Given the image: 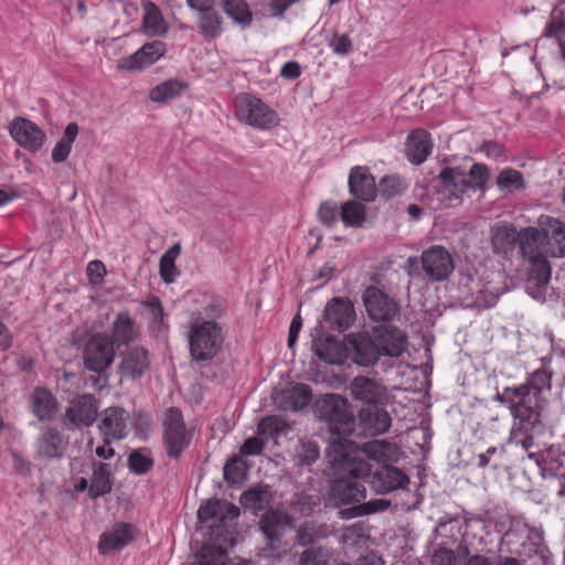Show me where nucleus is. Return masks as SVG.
I'll use <instances>...</instances> for the list:
<instances>
[{
    "label": "nucleus",
    "instance_id": "obj_61",
    "mask_svg": "<svg viewBox=\"0 0 565 565\" xmlns=\"http://www.w3.org/2000/svg\"><path fill=\"white\" fill-rule=\"evenodd\" d=\"M320 456L319 448L316 444L309 443L302 446L301 452H299V463L301 466L312 465Z\"/></svg>",
    "mask_w": 565,
    "mask_h": 565
},
{
    "label": "nucleus",
    "instance_id": "obj_11",
    "mask_svg": "<svg viewBox=\"0 0 565 565\" xmlns=\"http://www.w3.org/2000/svg\"><path fill=\"white\" fill-rule=\"evenodd\" d=\"M422 268L433 281L447 279L455 269L450 253L443 246L434 245L425 249L420 256Z\"/></svg>",
    "mask_w": 565,
    "mask_h": 565
},
{
    "label": "nucleus",
    "instance_id": "obj_30",
    "mask_svg": "<svg viewBox=\"0 0 565 565\" xmlns=\"http://www.w3.org/2000/svg\"><path fill=\"white\" fill-rule=\"evenodd\" d=\"M312 392L306 384H296L284 390L276 397L277 405L284 411L297 412L309 405Z\"/></svg>",
    "mask_w": 565,
    "mask_h": 565
},
{
    "label": "nucleus",
    "instance_id": "obj_24",
    "mask_svg": "<svg viewBox=\"0 0 565 565\" xmlns=\"http://www.w3.org/2000/svg\"><path fill=\"white\" fill-rule=\"evenodd\" d=\"M350 193L364 202H372L376 198V184L374 177L366 167H353L349 174Z\"/></svg>",
    "mask_w": 565,
    "mask_h": 565
},
{
    "label": "nucleus",
    "instance_id": "obj_42",
    "mask_svg": "<svg viewBox=\"0 0 565 565\" xmlns=\"http://www.w3.org/2000/svg\"><path fill=\"white\" fill-rule=\"evenodd\" d=\"M328 534L329 530L326 524L306 521L297 530L296 542L301 546H307L318 540L327 537Z\"/></svg>",
    "mask_w": 565,
    "mask_h": 565
},
{
    "label": "nucleus",
    "instance_id": "obj_54",
    "mask_svg": "<svg viewBox=\"0 0 565 565\" xmlns=\"http://www.w3.org/2000/svg\"><path fill=\"white\" fill-rule=\"evenodd\" d=\"M330 553L324 547H310L300 554V565H328Z\"/></svg>",
    "mask_w": 565,
    "mask_h": 565
},
{
    "label": "nucleus",
    "instance_id": "obj_50",
    "mask_svg": "<svg viewBox=\"0 0 565 565\" xmlns=\"http://www.w3.org/2000/svg\"><path fill=\"white\" fill-rule=\"evenodd\" d=\"M199 565H225L228 561L227 552L222 546L204 545L195 554Z\"/></svg>",
    "mask_w": 565,
    "mask_h": 565
},
{
    "label": "nucleus",
    "instance_id": "obj_21",
    "mask_svg": "<svg viewBox=\"0 0 565 565\" xmlns=\"http://www.w3.org/2000/svg\"><path fill=\"white\" fill-rule=\"evenodd\" d=\"M149 351L143 347H134L120 354L119 374L124 379L136 380L150 367Z\"/></svg>",
    "mask_w": 565,
    "mask_h": 565
},
{
    "label": "nucleus",
    "instance_id": "obj_49",
    "mask_svg": "<svg viewBox=\"0 0 565 565\" xmlns=\"http://www.w3.org/2000/svg\"><path fill=\"white\" fill-rule=\"evenodd\" d=\"M390 505L391 502L388 500L375 499L349 509H343L341 510V515L344 519H353L375 512L385 511Z\"/></svg>",
    "mask_w": 565,
    "mask_h": 565
},
{
    "label": "nucleus",
    "instance_id": "obj_41",
    "mask_svg": "<svg viewBox=\"0 0 565 565\" xmlns=\"http://www.w3.org/2000/svg\"><path fill=\"white\" fill-rule=\"evenodd\" d=\"M186 87V84L177 78H170L153 87L149 93V98L153 103H166L180 96Z\"/></svg>",
    "mask_w": 565,
    "mask_h": 565
},
{
    "label": "nucleus",
    "instance_id": "obj_17",
    "mask_svg": "<svg viewBox=\"0 0 565 565\" xmlns=\"http://www.w3.org/2000/svg\"><path fill=\"white\" fill-rule=\"evenodd\" d=\"M137 534L138 530L131 523L116 522L109 530L100 534L97 545L98 552L102 555H108L115 551H120L130 544Z\"/></svg>",
    "mask_w": 565,
    "mask_h": 565
},
{
    "label": "nucleus",
    "instance_id": "obj_7",
    "mask_svg": "<svg viewBox=\"0 0 565 565\" xmlns=\"http://www.w3.org/2000/svg\"><path fill=\"white\" fill-rule=\"evenodd\" d=\"M363 302L369 318L373 321L392 322L399 317L398 302L377 287L370 286L365 289Z\"/></svg>",
    "mask_w": 565,
    "mask_h": 565
},
{
    "label": "nucleus",
    "instance_id": "obj_4",
    "mask_svg": "<svg viewBox=\"0 0 565 565\" xmlns=\"http://www.w3.org/2000/svg\"><path fill=\"white\" fill-rule=\"evenodd\" d=\"M201 313H193L190 321L189 343L193 360H212L223 345V332L220 323L202 320Z\"/></svg>",
    "mask_w": 565,
    "mask_h": 565
},
{
    "label": "nucleus",
    "instance_id": "obj_3",
    "mask_svg": "<svg viewBox=\"0 0 565 565\" xmlns=\"http://www.w3.org/2000/svg\"><path fill=\"white\" fill-rule=\"evenodd\" d=\"M543 543L542 533L522 518H513L509 529L501 536L499 550L502 554L523 562L537 554Z\"/></svg>",
    "mask_w": 565,
    "mask_h": 565
},
{
    "label": "nucleus",
    "instance_id": "obj_2",
    "mask_svg": "<svg viewBox=\"0 0 565 565\" xmlns=\"http://www.w3.org/2000/svg\"><path fill=\"white\" fill-rule=\"evenodd\" d=\"M553 372L543 366L530 373L524 383L505 386L497 392L493 399L505 405L511 416L520 418L519 425L523 428L541 427V418L548 416V401L546 395L552 390Z\"/></svg>",
    "mask_w": 565,
    "mask_h": 565
},
{
    "label": "nucleus",
    "instance_id": "obj_23",
    "mask_svg": "<svg viewBox=\"0 0 565 565\" xmlns=\"http://www.w3.org/2000/svg\"><path fill=\"white\" fill-rule=\"evenodd\" d=\"M335 469H339L342 473L350 476L354 480H339L337 481L332 489L331 494L333 499L341 505L350 504V503H359L366 497L365 487L359 482L356 477L350 475L347 470L341 467H337L332 463ZM371 471L366 475L370 476ZM365 478V476H363ZM359 479H362L360 477Z\"/></svg>",
    "mask_w": 565,
    "mask_h": 565
},
{
    "label": "nucleus",
    "instance_id": "obj_33",
    "mask_svg": "<svg viewBox=\"0 0 565 565\" xmlns=\"http://www.w3.org/2000/svg\"><path fill=\"white\" fill-rule=\"evenodd\" d=\"M491 244L493 252L507 255L519 243L520 233L509 223H497L491 227Z\"/></svg>",
    "mask_w": 565,
    "mask_h": 565
},
{
    "label": "nucleus",
    "instance_id": "obj_34",
    "mask_svg": "<svg viewBox=\"0 0 565 565\" xmlns=\"http://www.w3.org/2000/svg\"><path fill=\"white\" fill-rule=\"evenodd\" d=\"M359 419L371 435L385 434L392 424V418L387 411L383 408H362L359 412Z\"/></svg>",
    "mask_w": 565,
    "mask_h": 565
},
{
    "label": "nucleus",
    "instance_id": "obj_19",
    "mask_svg": "<svg viewBox=\"0 0 565 565\" xmlns=\"http://www.w3.org/2000/svg\"><path fill=\"white\" fill-rule=\"evenodd\" d=\"M351 345L352 361L360 366H372L381 358V349L367 332L351 333L348 335Z\"/></svg>",
    "mask_w": 565,
    "mask_h": 565
},
{
    "label": "nucleus",
    "instance_id": "obj_48",
    "mask_svg": "<svg viewBox=\"0 0 565 565\" xmlns=\"http://www.w3.org/2000/svg\"><path fill=\"white\" fill-rule=\"evenodd\" d=\"M180 253L181 246L177 243L172 245L160 258V276L167 284L172 282L175 276L179 275L174 262L179 257Z\"/></svg>",
    "mask_w": 565,
    "mask_h": 565
},
{
    "label": "nucleus",
    "instance_id": "obj_13",
    "mask_svg": "<svg viewBox=\"0 0 565 565\" xmlns=\"http://www.w3.org/2000/svg\"><path fill=\"white\" fill-rule=\"evenodd\" d=\"M312 337V350L320 360L334 365L345 361L348 349L338 337L329 334L320 328H315Z\"/></svg>",
    "mask_w": 565,
    "mask_h": 565
},
{
    "label": "nucleus",
    "instance_id": "obj_46",
    "mask_svg": "<svg viewBox=\"0 0 565 565\" xmlns=\"http://www.w3.org/2000/svg\"><path fill=\"white\" fill-rule=\"evenodd\" d=\"M289 428L287 422L280 416H266L257 426V433L267 441L269 438H278Z\"/></svg>",
    "mask_w": 565,
    "mask_h": 565
},
{
    "label": "nucleus",
    "instance_id": "obj_32",
    "mask_svg": "<svg viewBox=\"0 0 565 565\" xmlns=\"http://www.w3.org/2000/svg\"><path fill=\"white\" fill-rule=\"evenodd\" d=\"M289 525V516L281 510H268L260 520L259 527L271 543L279 542L284 531Z\"/></svg>",
    "mask_w": 565,
    "mask_h": 565
},
{
    "label": "nucleus",
    "instance_id": "obj_27",
    "mask_svg": "<svg viewBox=\"0 0 565 565\" xmlns=\"http://www.w3.org/2000/svg\"><path fill=\"white\" fill-rule=\"evenodd\" d=\"M519 246L523 257L527 260L550 256L544 232L535 227H527L520 233Z\"/></svg>",
    "mask_w": 565,
    "mask_h": 565
},
{
    "label": "nucleus",
    "instance_id": "obj_43",
    "mask_svg": "<svg viewBox=\"0 0 565 565\" xmlns=\"http://www.w3.org/2000/svg\"><path fill=\"white\" fill-rule=\"evenodd\" d=\"M270 501V493L267 486H259L244 491L241 494V504L250 510H264Z\"/></svg>",
    "mask_w": 565,
    "mask_h": 565
},
{
    "label": "nucleus",
    "instance_id": "obj_45",
    "mask_svg": "<svg viewBox=\"0 0 565 565\" xmlns=\"http://www.w3.org/2000/svg\"><path fill=\"white\" fill-rule=\"evenodd\" d=\"M366 210L362 203L350 200L341 206V220L345 226L360 227L365 222Z\"/></svg>",
    "mask_w": 565,
    "mask_h": 565
},
{
    "label": "nucleus",
    "instance_id": "obj_38",
    "mask_svg": "<svg viewBox=\"0 0 565 565\" xmlns=\"http://www.w3.org/2000/svg\"><path fill=\"white\" fill-rule=\"evenodd\" d=\"M513 424L510 429L509 444H515L516 446H521V448L527 451L533 447V439L535 436L542 435L546 429L547 418H541V427L539 428H530V427H521L519 425L520 418L512 416Z\"/></svg>",
    "mask_w": 565,
    "mask_h": 565
},
{
    "label": "nucleus",
    "instance_id": "obj_8",
    "mask_svg": "<svg viewBox=\"0 0 565 565\" xmlns=\"http://www.w3.org/2000/svg\"><path fill=\"white\" fill-rule=\"evenodd\" d=\"M354 319L355 312L351 300L345 297H334L327 302L323 317L316 328L342 332L351 327Z\"/></svg>",
    "mask_w": 565,
    "mask_h": 565
},
{
    "label": "nucleus",
    "instance_id": "obj_26",
    "mask_svg": "<svg viewBox=\"0 0 565 565\" xmlns=\"http://www.w3.org/2000/svg\"><path fill=\"white\" fill-rule=\"evenodd\" d=\"M30 408L39 420L50 422L57 413L58 402L51 391L38 386L30 395Z\"/></svg>",
    "mask_w": 565,
    "mask_h": 565
},
{
    "label": "nucleus",
    "instance_id": "obj_29",
    "mask_svg": "<svg viewBox=\"0 0 565 565\" xmlns=\"http://www.w3.org/2000/svg\"><path fill=\"white\" fill-rule=\"evenodd\" d=\"M363 452L369 459H372L379 463L388 465L390 462H396L399 459V448L385 439H374L363 444L362 448H359L358 455ZM358 459L360 456H358Z\"/></svg>",
    "mask_w": 565,
    "mask_h": 565
},
{
    "label": "nucleus",
    "instance_id": "obj_51",
    "mask_svg": "<svg viewBox=\"0 0 565 565\" xmlns=\"http://www.w3.org/2000/svg\"><path fill=\"white\" fill-rule=\"evenodd\" d=\"M200 29L205 38L214 39L222 33V20L221 17L213 10L205 9L200 10Z\"/></svg>",
    "mask_w": 565,
    "mask_h": 565
},
{
    "label": "nucleus",
    "instance_id": "obj_1",
    "mask_svg": "<svg viewBox=\"0 0 565 565\" xmlns=\"http://www.w3.org/2000/svg\"><path fill=\"white\" fill-rule=\"evenodd\" d=\"M317 416L326 422L331 431L329 458L331 463L360 478L370 472V463L358 459L359 445L348 436L354 431V417L348 409L347 399L338 394H326L315 404Z\"/></svg>",
    "mask_w": 565,
    "mask_h": 565
},
{
    "label": "nucleus",
    "instance_id": "obj_20",
    "mask_svg": "<svg viewBox=\"0 0 565 565\" xmlns=\"http://www.w3.org/2000/svg\"><path fill=\"white\" fill-rule=\"evenodd\" d=\"M370 483L375 492L385 494L405 489L409 483V478L402 469L383 465L372 473Z\"/></svg>",
    "mask_w": 565,
    "mask_h": 565
},
{
    "label": "nucleus",
    "instance_id": "obj_37",
    "mask_svg": "<svg viewBox=\"0 0 565 565\" xmlns=\"http://www.w3.org/2000/svg\"><path fill=\"white\" fill-rule=\"evenodd\" d=\"M113 490L111 469L108 463L94 462L93 476L88 488V495L97 499L110 493Z\"/></svg>",
    "mask_w": 565,
    "mask_h": 565
},
{
    "label": "nucleus",
    "instance_id": "obj_60",
    "mask_svg": "<svg viewBox=\"0 0 565 565\" xmlns=\"http://www.w3.org/2000/svg\"><path fill=\"white\" fill-rule=\"evenodd\" d=\"M86 273L89 279V282L95 286L102 285L104 281V277L107 273L106 267L102 260H92L88 263Z\"/></svg>",
    "mask_w": 565,
    "mask_h": 565
},
{
    "label": "nucleus",
    "instance_id": "obj_40",
    "mask_svg": "<svg viewBox=\"0 0 565 565\" xmlns=\"http://www.w3.org/2000/svg\"><path fill=\"white\" fill-rule=\"evenodd\" d=\"M143 18L142 28L149 36L163 35L168 30V24L163 19L159 8L150 0L142 1Z\"/></svg>",
    "mask_w": 565,
    "mask_h": 565
},
{
    "label": "nucleus",
    "instance_id": "obj_36",
    "mask_svg": "<svg viewBox=\"0 0 565 565\" xmlns=\"http://www.w3.org/2000/svg\"><path fill=\"white\" fill-rule=\"evenodd\" d=\"M63 437L61 433L53 427L43 429L36 440V452L44 458H57L63 454Z\"/></svg>",
    "mask_w": 565,
    "mask_h": 565
},
{
    "label": "nucleus",
    "instance_id": "obj_53",
    "mask_svg": "<svg viewBox=\"0 0 565 565\" xmlns=\"http://www.w3.org/2000/svg\"><path fill=\"white\" fill-rule=\"evenodd\" d=\"M223 471L225 480L231 484L242 483L246 475L244 463L238 457L228 459Z\"/></svg>",
    "mask_w": 565,
    "mask_h": 565
},
{
    "label": "nucleus",
    "instance_id": "obj_39",
    "mask_svg": "<svg viewBox=\"0 0 565 565\" xmlns=\"http://www.w3.org/2000/svg\"><path fill=\"white\" fill-rule=\"evenodd\" d=\"M546 237L547 252L553 257L565 256V223L557 218H547Z\"/></svg>",
    "mask_w": 565,
    "mask_h": 565
},
{
    "label": "nucleus",
    "instance_id": "obj_47",
    "mask_svg": "<svg viewBox=\"0 0 565 565\" xmlns=\"http://www.w3.org/2000/svg\"><path fill=\"white\" fill-rule=\"evenodd\" d=\"M497 186L501 192H512L525 189L522 173L512 168L503 169L497 177Z\"/></svg>",
    "mask_w": 565,
    "mask_h": 565
},
{
    "label": "nucleus",
    "instance_id": "obj_55",
    "mask_svg": "<svg viewBox=\"0 0 565 565\" xmlns=\"http://www.w3.org/2000/svg\"><path fill=\"white\" fill-rule=\"evenodd\" d=\"M129 469L137 473H147L153 467V459L140 450H134L128 457Z\"/></svg>",
    "mask_w": 565,
    "mask_h": 565
},
{
    "label": "nucleus",
    "instance_id": "obj_59",
    "mask_svg": "<svg viewBox=\"0 0 565 565\" xmlns=\"http://www.w3.org/2000/svg\"><path fill=\"white\" fill-rule=\"evenodd\" d=\"M266 443L262 436H252L244 441L239 451L244 456H257L262 454Z\"/></svg>",
    "mask_w": 565,
    "mask_h": 565
},
{
    "label": "nucleus",
    "instance_id": "obj_58",
    "mask_svg": "<svg viewBox=\"0 0 565 565\" xmlns=\"http://www.w3.org/2000/svg\"><path fill=\"white\" fill-rule=\"evenodd\" d=\"M328 44L337 55H347L352 51V41L348 34H335Z\"/></svg>",
    "mask_w": 565,
    "mask_h": 565
},
{
    "label": "nucleus",
    "instance_id": "obj_16",
    "mask_svg": "<svg viewBox=\"0 0 565 565\" xmlns=\"http://www.w3.org/2000/svg\"><path fill=\"white\" fill-rule=\"evenodd\" d=\"M129 414L121 407H108L100 413L98 429L105 444L127 437Z\"/></svg>",
    "mask_w": 565,
    "mask_h": 565
},
{
    "label": "nucleus",
    "instance_id": "obj_52",
    "mask_svg": "<svg viewBox=\"0 0 565 565\" xmlns=\"http://www.w3.org/2000/svg\"><path fill=\"white\" fill-rule=\"evenodd\" d=\"M489 179V170L483 163H473L469 169L467 181L468 189L473 191L483 190Z\"/></svg>",
    "mask_w": 565,
    "mask_h": 565
},
{
    "label": "nucleus",
    "instance_id": "obj_62",
    "mask_svg": "<svg viewBox=\"0 0 565 565\" xmlns=\"http://www.w3.org/2000/svg\"><path fill=\"white\" fill-rule=\"evenodd\" d=\"M204 316L210 319L221 318L225 313V303L221 298L213 297L203 308Z\"/></svg>",
    "mask_w": 565,
    "mask_h": 565
},
{
    "label": "nucleus",
    "instance_id": "obj_9",
    "mask_svg": "<svg viewBox=\"0 0 565 565\" xmlns=\"http://www.w3.org/2000/svg\"><path fill=\"white\" fill-rule=\"evenodd\" d=\"M115 358L114 342L106 333H96L87 342L84 352V365L93 372H103L110 366Z\"/></svg>",
    "mask_w": 565,
    "mask_h": 565
},
{
    "label": "nucleus",
    "instance_id": "obj_44",
    "mask_svg": "<svg viewBox=\"0 0 565 565\" xmlns=\"http://www.w3.org/2000/svg\"><path fill=\"white\" fill-rule=\"evenodd\" d=\"M225 14L243 28L252 23L253 15L244 0H222Z\"/></svg>",
    "mask_w": 565,
    "mask_h": 565
},
{
    "label": "nucleus",
    "instance_id": "obj_15",
    "mask_svg": "<svg viewBox=\"0 0 565 565\" xmlns=\"http://www.w3.org/2000/svg\"><path fill=\"white\" fill-rule=\"evenodd\" d=\"M11 138L30 152L39 151L46 139L45 132L33 121L15 117L9 126Z\"/></svg>",
    "mask_w": 565,
    "mask_h": 565
},
{
    "label": "nucleus",
    "instance_id": "obj_25",
    "mask_svg": "<svg viewBox=\"0 0 565 565\" xmlns=\"http://www.w3.org/2000/svg\"><path fill=\"white\" fill-rule=\"evenodd\" d=\"M238 515L239 509L236 505L220 500L209 501L198 510L199 521L209 524L210 527L222 524L226 520H234Z\"/></svg>",
    "mask_w": 565,
    "mask_h": 565
},
{
    "label": "nucleus",
    "instance_id": "obj_35",
    "mask_svg": "<svg viewBox=\"0 0 565 565\" xmlns=\"http://www.w3.org/2000/svg\"><path fill=\"white\" fill-rule=\"evenodd\" d=\"M547 257L548 256H543L530 260L532 268L527 282V292L534 298L543 292L551 278V266Z\"/></svg>",
    "mask_w": 565,
    "mask_h": 565
},
{
    "label": "nucleus",
    "instance_id": "obj_56",
    "mask_svg": "<svg viewBox=\"0 0 565 565\" xmlns=\"http://www.w3.org/2000/svg\"><path fill=\"white\" fill-rule=\"evenodd\" d=\"M318 217L322 224L332 226L338 222L339 217L341 218V209L338 207L337 203L326 201L319 206Z\"/></svg>",
    "mask_w": 565,
    "mask_h": 565
},
{
    "label": "nucleus",
    "instance_id": "obj_14",
    "mask_svg": "<svg viewBox=\"0 0 565 565\" xmlns=\"http://www.w3.org/2000/svg\"><path fill=\"white\" fill-rule=\"evenodd\" d=\"M167 52L166 44L161 41L145 43L135 53L121 57L117 63V68L128 72L142 71L158 62Z\"/></svg>",
    "mask_w": 565,
    "mask_h": 565
},
{
    "label": "nucleus",
    "instance_id": "obj_5",
    "mask_svg": "<svg viewBox=\"0 0 565 565\" xmlns=\"http://www.w3.org/2000/svg\"><path fill=\"white\" fill-rule=\"evenodd\" d=\"M233 106L236 119L255 129H270L278 126L280 121L276 110L270 108L259 97L249 93L237 94Z\"/></svg>",
    "mask_w": 565,
    "mask_h": 565
},
{
    "label": "nucleus",
    "instance_id": "obj_12",
    "mask_svg": "<svg viewBox=\"0 0 565 565\" xmlns=\"http://www.w3.org/2000/svg\"><path fill=\"white\" fill-rule=\"evenodd\" d=\"M435 189L440 200L451 204L468 190L467 174L458 167H445L435 179Z\"/></svg>",
    "mask_w": 565,
    "mask_h": 565
},
{
    "label": "nucleus",
    "instance_id": "obj_28",
    "mask_svg": "<svg viewBox=\"0 0 565 565\" xmlns=\"http://www.w3.org/2000/svg\"><path fill=\"white\" fill-rule=\"evenodd\" d=\"M433 149L429 134L425 129L412 130L406 139L405 156L413 164L423 163Z\"/></svg>",
    "mask_w": 565,
    "mask_h": 565
},
{
    "label": "nucleus",
    "instance_id": "obj_18",
    "mask_svg": "<svg viewBox=\"0 0 565 565\" xmlns=\"http://www.w3.org/2000/svg\"><path fill=\"white\" fill-rule=\"evenodd\" d=\"M349 388L352 397L364 404L384 405L388 401L386 387L375 379L356 376L351 381Z\"/></svg>",
    "mask_w": 565,
    "mask_h": 565
},
{
    "label": "nucleus",
    "instance_id": "obj_57",
    "mask_svg": "<svg viewBox=\"0 0 565 565\" xmlns=\"http://www.w3.org/2000/svg\"><path fill=\"white\" fill-rule=\"evenodd\" d=\"M565 32V20L561 10L555 8L552 11L551 19L546 23L543 35L546 38H559Z\"/></svg>",
    "mask_w": 565,
    "mask_h": 565
},
{
    "label": "nucleus",
    "instance_id": "obj_31",
    "mask_svg": "<svg viewBox=\"0 0 565 565\" xmlns=\"http://www.w3.org/2000/svg\"><path fill=\"white\" fill-rule=\"evenodd\" d=\"M139 328L128 311H120L111 327V340L117 347L128 345L139 337Z\"/></svg>",
    "mask_w": 565,
    "mask_h": 565
},
{
    "label": "nucleus",
    "instance_id": "obj_10",
    "mask_svg": "<svg viewBox=\"0 0 565 565\" xmlns=\"http://www.w3.org/2000/svg\"><path fill=\"white\" fill-rule=\"evenodd\" d=\"M98 406L92 394H83L74 398L66 408L62 423L68 430L89 427L96 420Z\"/></svg>",
    "mask_w": 565,
    "mask_h": 565
},
{
    "label": "nucleus",
    "instance_id": "obj_63",
    "mask_svg": "<svg viewBox=\"0 0 565 565\" xmlns=\"http://www.w3.org/2000/svg\"><path fill=\"white\" fill-rule=\"evenodd\" d=\"M479 149L486 157L493 160L501 159L505 156L504 147L498 141H484Z\"/></svg>",
    "mask_w": 565,
    "mask_h": 565
},
{
    "label": "nucleus",
    "instance_id": "obj_22",
    "mask_svg": "<svg viewBox=\"0 0 565 565\" xmlns=\"http://www.w3.org/2000/svg\"><path fill=\"white\" fill-rule=\"evenodd\" d=\"M373 334L376 338L381 349V356H401L407 349L408 339L404 331L396 327L380 326L373 328Z\"/></svg>",
    "mask_w": 565,
    "mask_h": 565
},
{
    "label": "nucleus",
    "instance_id": "obj_64",
    "mask_svg": "<svg viewBox=\"0 0 565 565\" xmlns=\"http://www.w3.org/2000/svg\"><path fill=\"white\" fill-rule=\"evenodd\" d=\"M149 315L151 317V323L159 326L163 319V308L159 298H151L145 302Z\"/></svg>",
    "mask_w": 565,
    "mask_h": 565
},
{
    "label": "nucleus",
    "instance_id": "obj_6",
    "mask_svg": "<svg viewBox=\"0 0 565 565\" xmlns=\"http://www.w3.org/2000/svg\"><path fill=\"white\" fill-rule=\"evenodd\" d=\"M163 446L171 459H179L192 441V433L188 430L183 415L179 408L170 407L163 420Z\"/></svg>",
    "mask_w": 565,
    "mask_h": 565
}]
</instances>
